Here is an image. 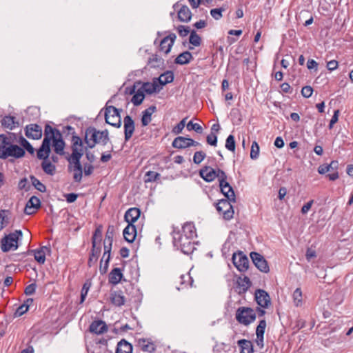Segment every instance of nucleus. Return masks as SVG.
Returning <instances> with one entry per match:
<instances>
[{
    "instance_id": "obj_33",
    "label": "nucleus",
    "mask_w": 353,
    "mask_h": 353,
    "mask_svg": "<svg viewBox=\"0 0 353 353\" xmlns=\"http://www.w3.org/2000/svg\"><path fill=\"white\" fill-rule=\"evenodd\" d=\"M101 253V248L97 247L96 243H94V240L92 241V248L91 251V254L89 257L88 264L89 266H92V265L97 262L99 254Z\"/></svg>"
},
{
    "instance_id": "obj_1",
    "label": "nucleus",
    "mask_w": 353,
    "mask_h": 353,
    "mask_svg": "<svg viewBox=\"0 0 353 353\" xmlns=\"http://www.w3.org/2000/svg\"><path fill=\"white\" fill-rule=\"evenodd\" d=\"M196 236V232L194 224L186 223L183 225L181 230H173V245L183 254L188 255L195 249L193 239Z\"/></svg>"
},
{
    "instance_id": "obj_32",
    "label": "nucleus",
    "mask_w": 353,
    "mask_h": 353,
    "mask_svg": "<svg viewBox=\"0 0 353 353\" xmlns=\"http://www.w3.org/2000/svg\"><path fill=\"white\" fill-rule=\"evenodd\" d=\"M53 144L52 146L54 148V152L60 155L64 154V148H65V142L62 139L61 137H56L52 139Z\"/></svg>"
},
{
    "instance_id": "obj_5",
    "label": "nucleus",
    "mask_w": 353,
    "mask_h": 353,
    "mask_svg": "<svg viewBox=\"0 0 353 353\" xmlns=\"http://www.w3.org/2000/svg\"><path fill=\"white\" fill-rule=\"evenodd\" d=\"M110 101V100H109L106 103L105 112V122L114 127L120 128L121 125L120 112H121L122 110L118 109L112 105H108Z\"/></svg>"
},
{
    "instance_id": "obj_38",
    "label": "nucleus",
    "mask_w": 353,
    "mask_h": 353,
    "mask_svg": "<svg viewBox=\"0 0 353 353\" xmlns=\"http://www.w3.org/2000/svg\"><path fill=\"white\" fill-rule=\"evenodd\" d=\"M1 124L3 127L12 130L17 126V125H18V122L15 121V118L14 117L6 116L2 119Z\"/></svg>"
},
{
    "instance_id": "obj_50",
    "label": "nucleus",
    "mask_w": 353,
    "mask_h": 353,
    "mask_svg": "<svg viewBox=\"0 0 353 353\" xmlns=\"http://www.w3.org/2000/svg\"><path fill=\"white\" fill-rule=\"evenodd\" d=\"M12 140L10 136H6L5 134H0V148L5 147L8 148L10 145H12Z\"/></svg>"
},
{
    "instance_id": "obj_35",
    "label": "nucleus",
    "mask_w": 353,
    "mask_h": 353,
    "mask_svg": "<svg viewBox=\"0 0 353 353\" xmlns=\"http://www.w3.org/2000/svg\"><path fill=\"white\" fill-rule=\"evenodd\" d=\"M238 345L241 347V353H253V345L250 341L241 339L238 341Z\"/></svg>"
},
{
    "instance_id": "obj_60",
    "label": "nucleus",
    "mask_w": 353,
    "mask_h": 353,
    "mask_svg": "<svg viewBox=\"0 0 353 353\" xmlns=\"http://www.w3.org/2000/svg\"><path fill=\"white\" fill-rule=\"evenodd\" d=\"M313 89L311 86H304L301 90V94L305 98H309L312 96Z\"/></svg>"
},
{
    "instance_id": "obj_64",
    "label": "nucleus",
    "mask_w": 353,
    "mask_h": 353,
    "mask_svg": "<svg viewBox=\"0 0 353 353\" xmlns=\"http://www.w3.org/2000/svg\"><path fill=\"white\" fill-rule=\"evenodd\" d=\"M36 288H37L36 283H31L26 288L25 294L26 295H32L35 292Z\"/></svg>"
},
{
    "instance_id": "obj_37",
    "label": "nucleus",
    "mask_w": 353,
    "mask_h": 353,
    "mask_svg": "<svg viewBox=\"0 0 353 353\" xmlns=\"http://www.w3.org/2000/svg\"><path fill=\"white\" fill-rule=\"evenodd\" d=\"M192 58V54L188 51L181 53L175 59V63L179 65L187 64Z\"/></svg>"
},
{
    "instance_id": "obj_52",
    "label": "nucleus",
    "mask_w": 353,
    "mask_h": 353,
    "mask_svg": "<svg viewBox=\"0 0 353 353\" xmlns=\"http://www.w3.org/2000/svg\"><path fill=\"white\" fill-rule=\"evenodd\" d=\"M19 143L27 150V151L31 154H33L34 152V149L32 146V145L23 137H21L19 138Z\"/></svg>"
},
{
    "instance_id": "obj_11",
    "label": "nucleus",
    "mask_w": 353,
    "mask_h": 353,
    "mask_svg": "<svg viewBox=\"0 0 353 353\" xmlns=\"http://www.w3.org/2000/svg\"><path fill=\"white\" fill-rule=\"evenodd\" d=\"M69 162L68 169L73 172V179L75 182L81 181L83 176V166L80 161H68Z\"/></svg>"
},
{
    "instance_id": "obj_47",
    "label": "nucleus",
    "mask_w": 353,
    "mask_h": 353,
    "mask_svg": "<svg viewBox=\"0 0 353 353\" xmlns=\"http://www.w3.org/2000/svg\"><path fill=\"white\" fill-rule=\"evenodd\" d=\"M266 325L267 324L265 319H262L259 321L256 330V337L263 338Z\"/></svg>"
},
{
    "instance_id": "obj_42",
    "label": "nucleus",
    "mask_w": 353,
    "mask_h": 353,
    "mask_svg": "<svg viewBox=\"0 0 353 353\" xmlns=\"http://www.w3.org/2000/svg\"><path fill=\"white\" fill-rule=\"evenodd\" d=\"M148 64L151 68H159L163 65V59L158 57L157 54H153L149 59Z\"/></svg>"
},
{
    "instance_id": "obj_51",
    "label": "nucleus",
    "mask_w": 353,
    "mask_h": 353,
    "mask_svg": "<svg viewBox=\"0 0 353 353\" xmlns=\"http://www.w3.org/2000/svg\"><path fill=\"white\" fill-rule=\"evenodd\" d=\"M34 252V259L40 264H43L46 261V255L44 252L39 250H34L32 251Z\"/></svg>"
},
{
    "instance_id": "obj_30",
    "label": "nucleus",
    "mask_w": 353,
    "mask_h": 353,
    "mask_svg": "<svg viewBox=\"0 0 353 353\" xmlns=\"http://www.w3.org/2000/svg\"><path fill=\"white\" fill-rule=\"evenodd\" d=\"M132 345L125 339L118 343L116 353H132Z\"/></svg>"
},
{
    "instance_id": "obj_24",
    "label": "nucleus",
    "mask_w": 353,
    "mask_h": 353,
    "mask_svg": "<svg viewBox=\"0 0 353 353\" xmlns=\"http://www.w3.org/2000/svg\"><path fill=\"white\" fill-rule=\"evenodd\" d=\"M111 303L117 307L123 305L125 301V297L121 291H113L110 294Z\"/></svg>"
},
{
    "instance_id": "obj_57",
    "label": "nucleus",
    "mask_w": 353,
    "mask_h": 353,
    "mask_svg": "<svg viewBox=\"0 0 353 353\" xmlns=\"http://www.w3.org/2000/svg\"><path fill=\"white\" fill-rule=\"evenodd\" d=\"M105 258H103V257L102 258L101 261L100 268H99L100 272H101V274H105L107 272V270H108L109 261L110 260V254H107V257L105 259L104 264L103 265L102 262H103V260Z\"/></svg>"
},
{
    "instance_id": "obj_7",
    "label": "nucleus",
    "mask_w": 353,
    "mask_h": 353,
    "mask_svg": "<svg viewBox=\"0 0 353 353\" xmlns=\"http://www.w3.org/2000/svg\"><path fill=\"white\" fill-rule=\"evenodd\" d=\"M72 154L67 158L68 161H80L83 155V141L76 135L72 137Z\"/></svg>"
},
{
    "instance_id": "obj_17",
    "label": "nucleus",
    "mask_w": 353,
    "mask_h": 353,
    "mask_svg": "<svg viewBox=\"0 0 353 353\" xmlns=\"http://www.w3.org/2000/svg\"><path fill=\"white\" fill-rule=\"evenodd\" d=\"M219 185L213 187L209 192L208 196L211 201H214V205L216 207V210L221 212V199L217 198V196L221 193V179H218Z\"/></svg>"
},
{
    "instance_id": "obj_61",
    "label": "nucleus",
    "mask_w": 353,
    "mask_h": 353,
    "mask_svg": "<svg viewBox=\"0 0 353 353\" xmlns=\"http://www.w3.org/2000/svg\"><path fill=\"white\" fill-rule=\"evenodd\" d=\"M207 143L213 146H216L217 144V135L210 133L207 136Z\"/></svg>"
},
{
    "instance_id": "obj_54",
    "label": "nucleus",
    "mask_w": 353,
    "mask_h": 353,
    "mask_svg": "<svg viewBox=\"0 0 353 353\" xmlns=\"http://www.w3.org/2000/svg\"><path fill=\"white\" fill-rule=\"evenodd\" d=\"M189 41L194 46H199L201 44V37L196 33L194 30L190 32Z\"/></svg>"
},
{
    "instance_id": "obj_22",
    "label": "nucleus",
    "mask_w": 353,
    "mask_h": 353,
    "mask_svg": "<svg viewBox=\"0 0 353 353\" xmlns=\"http://www.w3.org/2000/svg\"><path fill=\"white\" fill-rule=\"evenodd\" d=\"M199 174L201 177L208 182L212 181L216 176H218L216 171L213 168L207 166L201 169Z\"/></svg>"
},
{
    "instance_id": "obj_45",
    "label": "nucleus",
    "mask_w": 353,
    "mask_h": 353,
    "mask_svg": "<svg viewBox=\"0 0 353 353\" xmlns=\"http://www.w3.org/2000/svg\"><path fill=\"white\" fill-rule=\"evenodd\" d=\"M160 174L154 171H148L145 173L144 181L145 183L154 182L159 179Z\"/></svg>"
},
{
    "instance_id": "obj_63",
    "label": "nucleus",
    "mask_w": 353,
    "mask_h": 353,
    "mask_svg": "<svg viewBox=\"0 0 353 353\" xmlns=\"http://www.w3.org/2000/svg\"><path fill=\"white\" fill-rule=\"evenodd\" d=\"M94 166L90 163H85L83 166V172L85 176H90L94 171Z\"/></svg>"
},
{
    "instance_id": "obj_23",
    "label": "nucleus",
    "mask_w": 353,
    "mask_h": 353,
    "mask_svg": "<svg viewBox=\"0 0 353 353\" xmlns=\"http://www.w3.org/2000/svg\"><path fill=\"white\" fill-rule=\"evenodd\" d=\"M141 212L139 208H132L125 213V220L128 224H133L140 216Z\"/></svg>"
},
{
    "instance_id": "obj_49",
    "label": "nucleus",
    "mask_w": 353,
    "mask_h": 353,
    "mask_svg": "<svg viewBox=\"0 0 353 353\" xmlns=\"http://www.w3.org/2000/svg\"><path fill=\"white\" fill-rule=\"evenodd\" d=\"M259 145L256 141H253L251 146L250 150V158L252 159H257L259 156Z\"/></svg>"
},
{
    "instance_id": "obj_6",
    "label": "nucleus",
    "mask_w": 353,
    "mask_h": 353,
    "mask_svg": "<svg viewBox=\"0 0 353 353\" xmlns=\"http://www.w3.org/2000/svg\"><path fill=\"white\" fill-rule=\"evenodd\" d=\"M236 319L241 324L248 325L256 319L254 310L248 307H241L236 312Z\"/></svg>"
},
{
    "instance_id": "obj_9",
    "label": "nucleus",
    "mask_w": 353,
    "mask_h": 353,
    "mask_svg": "<svg viewBox=\"0 0 353 353\" xmlns=\"http://www.w3.org/2000/svg\"><path fill=\"white\" fill-rule=\"evenodd\" d=\"M232 261L234 266L239 272H245L249 267V259L242 252L234 253Z\"/></svg>"
},
{
    "instance_id": "obj_2",
    "label": "nucleus",
    "mask_w": 353,
    "mask_h": 353,
    "mask_svg": "<svg viewBox=\"0 0 353 353\" xmlns=\"http://www.w3.org/2000/svg\"><path fill=\"white\" fill-rule=\"evenodd\" d=\"M227 176L222 171V194L226 198L222 199V214L225 220H230L234 216V209L232 203L236 202V195L232 187L226 181Z\"/></svg>"
},
{
    "instance_id": "obj_55",
    "label": "nucleus",
    "mask_w": 353,
    "mask_h": 353,
    "mask_svg": "<svg viewBox=\"0 0 353 353\" xmlns=\"http://www.w3.org/2000/svg\"><path fill=\"white\" fill-rule=\"evenodd\" d=\"M187 130L189 131L194 130L196 132L199 134H201L203 132V128L199 123H194L192 121H189L186 125Z\"/></svg>"
},
{
    "instance_id": "obj_18",
    "label": "nucleus",
    "mask_w": 353,
    "mask_h": 353,
    "mask_svg": "<svg viewBox=\"0 0 353 353\" xmlns=\"http://www.w3.org/2000/svg\"><path fill=\"white\" fill-rule=\"evenodd\" d=\"M89 330L90 332L99 335L107 332L108 327L104 321L98 320L90 324Z\"/></svg>"
},
{
    "instance_id": "obj_31",
    "label": "nucleus",
    "mask_w": 353,
    "mask_h": 353,
    "mask_svg": "<svg viewBox=\"0 0 353 353\" xmlns=\"http://www.w3.org/2000/svg\"><path fill=\"white\" fill-rule=\"evenodd\" d=\"M158 82V84H161V85H165L167 83H171L174 80V73L172 71H166L162 74L160 75L159 79H156Z\"/></svg>"
},
{
    "instance_id": "obj_10",
    "label": "nucleus",
    "mask_w": 353,
    "mask_h": 353,
    "mask_svg": "<svg viewBox=\"0 0 353 353\" xmlns=\"http://www.w3.org/2000/svg\"><path fill=\"white\" fill-rule=\"evenodd\" d=\"M250 256L254 265L259 270L264 273H268L270 271L268 263L261 254L256 252H252Z\"/></svg>"
},
{
    "instance_id": "obj_20",
    "label": "nucleus",
    "mask_w": 353,
    "mask_h": 353,
    "mask_svg": "<svg viewBox=\"0 0 353 353\" xmlns=\"http://www.w3.org/2000/svg\"><path fill=\"white\" fill-rule=\"evenodd\" d=\"M123 235L126 241L132 243L137 236V229L135 225L133 224H128L123 231Z\"/></svg>"
},
{
    "instance_id": "obj_40",
    "label": "nucleus",
    "mask_w": 353,
    "mask_h": 353,
    "mask_svg": "<svg viewBox=\"0 0 353 353\" xmlns=\"http://www.w3.org/2000/svg\"><path fill=\"white\" fill-rule=\"evenodd\" d=\"M145 98V94L140 88L137 89V91L134 94L131 102L134 105L137 106L142 103Z\"/></svg>"
},
{
    "instance_id": "obj_27",
    "label": "nucleus",
    "mask_w": 353,
    "mask_h": 353,
    "mask_svg": "<svg viewBox=\"0 0 353 353\" xmlns=\"http://www.w3.org/2000/svg\"><path fill=\"white\" fill-rule=\"evenodd\" d=\"M154 105L150 106L142 112L141 123L143 126L148 125L152 120V114L156 111Z\"/></svg>"
},
{
    "instance_id": "obj_58",
    "label": "nucleus",
    "mask_w": 353,
    "mask_h": 353,
    "mask_svg": "<svg viewBox=\"0 0 353 353\" xmlns=\"http://www.w3.org/2000/svg\"><path fill=\"white\" fill-rule=\"evenodd\" d=\"M205 157V152L202 151L196 152L193 157V161L196 164H199Z\"/></svg>"
},
{
    "instance_id": "obj_28",
    "label": "nucleus",
    "mask_w": 353,
    "mask_h": 353,
    "mask_svg": "<svg viewBox=\"0 0 353 353\" xmlns=\"http://www.w3.org/2000/svg\"><path fill=\"white\" fill-rule=\"evenodd\" d=\"M123 278L121 270L119 268H114L109 274V283L117 285Z\"/></svg>"
},
{
    "instance_id": "obj_39",
    "label": "nucleus",
    "mask_w": 353,
    "mask_h": 353,
    "mask_svg": "<svg viewBox=\"0 0 353 353\" xmlns=\"http://www.w3.org/2000/svg\"><path fill=\"white\" fill-rule=\"evenodd\" d=\"M139 343L141 345V349L144 352L152 353L156 350L155 345L152 342L147 341L145 339H140Z\"/></svg>"
},
{
    "instance_id": "obj_48",
    "label": "nucleus",
    "mask_w": 353,
    "mask_h": 353,
    "mask_svg": "<svg viewBox=\"0 0 353 353\" xmlns=\"http://www.w3.org/2000/svg\"><path fill=\"white\" fill-rule=\"evenodd\" d=\"M113 242V237H105L104 239V253L103 258L105 257L107 254H110L112 245Z\"/></svg>"
},
{
    "instance_id": "obj_21",
    "label": "nucleus",
    "mask_w": 353,
    "mask_h": 353,
    "mask_svg": "<svg viewBox=\"0 0 353 353\" xmlns=\"http://www.w3.org/2000/svg\"><path fill=\"white\" fill-rule=\"evenodd\" d=\"M143 93H146L148 94H151L154 92L160 90V88L159 86L158 82L157 80H154L152 83L145 82L141 84V87L139 88Z\"/></svg>"
},
{
    "instance_id": "obj_29",
    "label": "nucleus",
    "mask_w": 353,
    "mask_h": 353,
    "mask_svg": "<svg viewBox=\"0 0 353 353\" xmlns=\"http://www.w3.org/2000/svg\"><path fill=\"white\" fill-rule=\"evenodd\" d=\"M192 17L190 10L187 6H183L178 12V18L182 22H188Z\"/></svg>"
},
{
    "instance_id": "obj_44",
    "label": "nucleus",
    "mask_w": 353,
    "mask_h": 353,
    "mask_svg": "<svg viewBox=\"0 0 353 353\" xmlns=\"http://www.w3.org/2000/svg\"><path fill=\"white\" fill-rule=\"evenodd\" d=\"M294 303L296 306H301L303 303L302 300V292L301 288H296L292 294Z\"/></svg>"
},
{
    "instance_id": "obj_62",
    "label": "nucleus",
    "mask_w": 353,
    "mask_h": 353,
    "mask_svg": "<svg viewBox=\"0 0 353 353\" xmlns=\"http://www.w3.org/2000/svg\"><path fill=\"white\" fill-rule=\"evenodd\" d=\"M28 310V307L26 305H24L23 304H22L21 305H20L19 307H17V309L14 313V315L16 316H21V315L25 314Z\"/></svg>"
},
{
    "instance_id": "obj_53",
    "label": "nucleus",
    "mask_w": 353,
    "mask_h": 353,
    "mask_svg": "<svg viewBox=\"0 0 353 353\" xmlns=\"http://www.w3.org/2000/svg\"><path fill=\"white\" fill-rule=\"evenodd\" d=\"M225 147L229 151L234 152L236 144H235L234 137L233 135H230L227 138L225 144Z\"/></svg>"
},
{
    "instance_id": "obj_19",
    "label": "nucleus",
    "mask_w": 353,
    "mask_h": 353,
    "mask_svg": "<svg viewBox=\"0 0 353 353\" xmlns=\"http://www.w3.org/2000/svg\"><path fill=\"white\" fill-rule=\"evenodd\" d=\"M50 152V143L47 139H43L42 144L37 151V157L39 159L46 160L49 157Z\"/></svg>"
},
{
    "instance_id": "obj_56",
    "label": "nucleus",
    "mask_w": 353,
    "mask_h": 353,
    "mask_svg": "<svg viewBox=\"0 0 353 353\" xmlns=\"http://www.w3.org/2000/svg\"><path fill=\"white\" fill-rule=\"evenodd\" d=\"M186 118L182 119L174 128L172 132L175 134H180L185 126Z\"/></svg>"
},
{
    "instance_id": "obj_59",
    "label": "nucleus",
    "mask_w": 353,
    "mask_h": 353,
    "mask_svg": "<svg viewBox=\"0 0 353 353\" xmlns=\"http://www.w3.org/2000/svg\"><path fill=\"white\" fill-rule=\"evenodd\" d=\"M177 31L181 37H184L190 32V29L188 26L180 25L177 27Z\"/></svg>"
},
{
    "instance_id": "obj_46",
    "label": "nucleus",
    "mask_w": 353,
    "mask_h": 353,
    "mask_svg": "<svg viewBox=\"0 0 353 353\" xmlns=\"http://www.w3.org/2000/svg\"><path fill=\"white\" fill-rule=\"evenodd\" d=\"M33 186L39 192H45L46 191V188L44 184H43L39 179H37L35 176H32L30 177Z\"/></svg>"
},
{
    "instance_id": "obj_3",
    "label": "nucleus",
    "mask_w": 353,
    "mask_h": 353,
    "mask_svg": "<svg viewBox=\"0 0 353 353\" xmlns=\"http://www.w3.org/2000/svg\"><path fill=\"white\" fill-rule=\"evenodd\" d=\"M109 140V134L107 130L99 131L94 128L90 127L85 130V142L89 148H94L96 144L105 145Z\"/></svg>"
},
{
    "instance_id": "obj_34",
    "label": "nucleus",
    "mask_w": 353,
    "mask_h": 353,
    "mask_svg": "<svg viewBox=\"0 0 353 353\" xmlns=\"http://www.w3.org/2000/svg\"><path fill=\"white\" fill-rule=\"evenodd\" d=\"M179 283H180L181 286L176 287V289L178 290L184 289L189 285L192 286V283H193V279L190 276V274H181L179 277Z\"/></svg>"
},
{
    "instance_id": "obj_41",
    "label": "nucleus",
    "mask_w": 353,
    "mask_h": 353,
    "mask_svg": "<svg viewBox=\"0 0 353 353\" xmlns=\"http://www.w3.org/2000/svg\"><path fill=\"white\" fill-rule=\"evenodd\" d=\"M42 168L43 171L50 175H53L56 171V167L53 165L50 161L48 160H43L41 163Z\"/></svg>"
},
{
    "instance_id": "obj_43",
    "label": "nucleus",
    "mask_w": 353,
    "mask_h": 353,
    "mask_svg": "<svg viewBox=\"0 0 353 353\" xmlns=\"http://www.w3.org/2000/svg\"><path fill=\"white\" fill-rule=\"evenodd\" d=\"M237 282L244 292H246L251 285V281L250 279L246 276H245L243 278L239 277Z\"/></svg>"
},
{
    "instance_id": "obj_36",
    "label": "nucleus",
    "mask_w": 353,
    "mask_h": 353,
    "mask_svg": "<svg viewBox=\"0 0 353 353\" xmlns=\"http://www.w3.org/2000/svg\"><path fill=\"white\" fill-rule=\"evenodd\" d=\"M339 163L337 161H332L330 164L321 165L318 168V172L321 174H325L327 172L336 170L338 168Z\"/></svg>"
},
{
    "instance_id": "obj_13",
    "label": "nucleus",
    "mask_w": 353,
    "mask_h": 353,
    "mask_svg": "<svg viewBox=\"0 0 353 353\" xmlns=\"http://www.w3.org/2000/svg\"><path fill=\"white\" fill-rule=\"evenodd\" d=\"M26 136L29 139H39L42 136L41 127L37 124H30L26 127Z\"/></svg>"
},
{
    "instance_id": "obj_12",
    "label": "nucleus",
    "mask_w": 353,
    "mask_h": 353,
    "mask_svg": "<svg viewBox=\"0 0 353 353\" xmlns=\"http://www.w3.org/2000/svg\"><path fill=\"white\" fill-rule=\"evenodd\" d=\"M176 37L175 34L172 33L164 37L160 42L159 49L161 52L168 54L174 45Z\"/></svg>"
},
{
    "instance_id": "obj_26",
    "label": "nucleus",
    "mask_w": 353,
    "mask_h": 353,
    "mask_svg": "<svg viewBox=\"0 0 353 353\" xmlns=\"http://www.w3.org/2000/svg\"><path fill=\"white\" fill-rule=\"evenodd\" d=\"M190 138L177 137L172 141V145L174 148L185 149L190 147Z\"/></svg>"
},
{
    "instance_id": "obj_16",
    "label": "nucleus",
    "mask_w": 353,
    "mask_h": 353,
    "mask_svg": "<svg viewBox=\"0 0 353 353\" xmlns=\"http://www.w3.org/2000/svg\"><path fill=\"white\" fill-rule=\"evenodd\" d=\"M125 140L128 141L134 131V122L132 117L126 115L123 119Z\"/></svg>"
},
{
    "instance_id": "obj_14",
    "label": "nucleus",
    "mask_w": 353,
    "mask_h": 353,
    "mask_svg": "<svg viewBox=\"0 0 353 353\" xmlns=\"http://www.w3.org/2000/svg\"><path fill=\"white\" fill-rule=\"evenodd\" d=\"M255 299L259 305L266 308L270 304V298L269 294L263 290H256L255 292Z\"/></svg>"
},
{
    "instance_id": "obj_4",
    "label": "nucleus",
    "mask_w": 353,
    "mask_h": 353,
    "mask_svg": "<svg viewBox=\"0 0 353 353\" xmlns=\"http://www.w3.org/2000/svg\"><path fill=\"white\" fill-rule=\"evenodd\" d=\"M22 236L21 230H15L14 232L10 233L6 236L1 241V248L3 252L10 250H16L18 248L17 241L19 237Z\"/></svg>"
},
{
    "instance_id": "obj_8",
    "label": "nucleus",
    "mask_w": 353,
    "mask_h": 353,
    "mask_svg": "<svg viewBox=\"0 0 353 353\" xmlns=\"http://www.w3.org/2000/svg\"><path fill=\"white\" fill-rule=\"evenodd\" d=\"M25 154L24 150L17 145H12L8 148L1 147L0 148V159H5L9 157H13L15 158H21Z\"/></svg>"
},
{
    "instance_id": "obj_15",
    "label": "nucleus",
    "mask_w": 353,
    "mask_h": 353,
    "mask_svg": "<svg viewBox=\"0 0 353 353\" xmlns=\"http://www.w3.org/2000/svg\"><path fill=\"white\" fill-rule=\"evenodd\" d=\"M41 206V201L39 199L35 196H32L27 202L24 212L28 215L33 214L36 210L39 209Z\"/></svg>"
},
{
    "instance_id": "obj_25",
    "label": "nucleus",
    "mask_w": 353,
    "mask_h": 353,
    "mask_svg": "<svg viewBox=\"0 0 353 353\" xmlns=\"http://www.w3.org/2000/svg\"><path fill=\"white\" fill-rule=\"evenodd\" d=\"M61 137V134L59 130L52 128L49 124H46L44 130V139H47L50 143L51 140L56 137Z\"/></svg>"
}]
</instances>
